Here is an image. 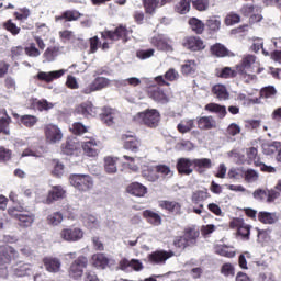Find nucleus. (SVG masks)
Masks as SVG:
<instances>
[{"mask_svg":"<svg viewBox=\"0 0 281 281\" xmlns=\"http://www.w3.org/2000/svg\"><path fill=\"white\" fill-rule=\"evenodd\" d=\"M119 267L121 271H127L128 268L133 269V271H142L144 269V263H142L139 259L128 260L124 258L119 262Z\"/></svg>","mask_w":281,"mask_h":281,"instance_id":"nucleus-27","label":"nucleus"},{"mask_svg":"<svg viewBox=\"0 0 281 281\" xmlns=\"http://www.w3.org/2000/svg\"><path fill=\"white\" fill-rule=\"evenodd\" d=\"M204 25L207 29L209 34H216V32H220L221 30V16H209Z\"/></svg>","mask_w":281,"mask_h":281,"instance_id":"nucleus-33","label":"nucleus"},{"mask_svg":"<svg viewBox=\"0 0 281 281\" xmlns=\"http://www.w3.org/2000/svg\"><path fill=\"white\" fill-rule=\"evenodd\" d=\"M64 216L60 212H54L53 214H49L46 218L48 225H53L54 227L60 225L63 223Z\"/></svg>","mask_w":281,"mask_h":281,"instance_id":"nucleus-52","label":"nucleus"},{"mask_svg":"<svg viewBox=\"0 0 281 281\" xmlns=\"http://www.w3.org/2000/svg\"><path fill=\"white\" fill-rule=\"evenodd\" d=\"M13 117L15 119L20 117L21 124H23V126H25L26 128H32L36 126V124L38 123V117H36L35 115L25 114L20 116L19 114L15 113L13 114Z\"/></svg>","mask_w":281,"mask_h":281,"instance_id":"nucleus-38","label":"nucleus"},{"mask_svg":"<svg viewBox=\"0 0 281 281\" xmlns=\"http://www.w3.org/2000/svg\"><path fill=\"white\" fill-rule=\"evenodd\" d=\"M24 52L26 56H30L31 58H37V56H41V50L36 48V44L32 43L30 46L24 48Z\"/></svg>","mask_w":281,"mask_h":281,"instance_id":"nucleus-60","label":"nucleus"},{"mask_svg":"<svg viewBox=\"0 0 281 281\" xmlns=\"http://www.w3.org/2000/svg\"><path fill=\"white\" fill-rule=\"evenodd\" d=\"M179 78V71H177L175 68H169L165 76H157L155 77V82L158 85V87H170V82L177 81Z\"/></svg>","mask_w":281,"mask_h":281,"instance_id":"nucleus-17","label":"nucleus"},{"mask_svg":"<svg viewBox=\"0 0 281 281\" xmlns=\"http://www.w3.org/2000/svg\"><path fill=\"white\" fill-rule=\"evenodd\" d=\"M212 93L217 98V100H229V92L225 85L217 83L212 87Z\"/></svg>","mask_w":281,"mask_h":281,"instance_id":"nucleus-37","label":"nucleus"},{"mask_svg":"<svg viewBox=\"0 0 281 281\" xmlns=\"http://www.w3.org/2000/svg\"><path fill=\"white\" fill-rule=\"evenodd\" d=\"M126 192L132 194V196H146L148 194V188L139 182H132L127 186Z\"/></svg>","mask_w":281,"mask_h":281,"instance_id":"nucleus-29","label":"nucleus"},{"mask_svg":"<svg viewBox=\"0 0 281 281\" xmlns=\"http://www.w3.org/2000/svg\"><path fill=\"white\" fill-rule=\"evenodd\" d=\"M90 262L95 269H106V267L113 265V260L109 259L104 252L92 255Z\"/></svg>","mask_w":281,"mask_h":281,"instance_id":"nucleus-24","label":"nucleus"},{"mask_svg":"<svg viewBox=\"0 0 281 281\" xmlns=\"http://www.w3.org/2000/svg\"><path fill=\"white\" fill-rule=\"evenodd\" d=\"M2 27L7 30V32H10L12 36H19V34H21V27L16 26L12 20L3 22Z\"/></svg>","mask_w":281,"mask_h":281,"instance_id":"nucleus-51","label":"nucleus"},{"mask_svg":"<svg viewBox=\"0 0 281 281\" xmlns=\"http://www.w3.org/2000/svg\"><path fill=\"white\" fill-rule=\"evenodd\" d=\"M43 265L48 273H58L63 267V262L56 257H44Z\"/></svg>","mask_w":281,"mask_h":281,"instance_id":"nucleus-26","label":"nucleus"},{"mask_svg":"<svg viewBox=\"0 0 281 281\" xmlns=\"http://www.w3.org/2000/svg\"><path fill=\"white\" fill-rule=\"evenodd\" d=\"M146 93L150 100H154V102H157L158 104H168V102H170L168 94L162 91L160 86H149L146 90Z\"/></svg>","mask_w":281,"mask_h":281,"instance_id":"nucleus-13","label":"nucleus"},{"mask_svg":"<svg viewBox=\"0 0 281 281\" xmlns=\"http://www.w3.org/2000/svg\"><path fill=\"white\" fill-rule=\"evenodd\" d=\"M81 148L83 150V155L87 157H98L100 153V140L90 137L81 144Z\"/></svg>","mask_w":281,"mask_h":281,"instance_id":"nucleus-19","label":"nucleus"},{"mask_svg":"<svg viewBox=\"0 0 281 281\" xmlns=\"http://www.w3.org/2000/svg\"><path fill=\"white\" fill-rule=\"evenodd\" d=\"M19 260V251L10 245L0 246V265H12V262Z\"/></svg>","mask_w":281,"mask_h":281,"instance_id":"nucleus-9","label":"nucleus"},{"mask_svg":"<svg viewBox=\"0 0 281 281\" xmlns=\"http://www.w3.org/2000/svg\"><path fill=\"white\" fill-rule=\"evenodd\" d=\"M25 212V207L19 205V206H11L8 209V214L12 218H15L18 221V225L23 228L32 227V224L34 223V214L27 213L23 214Z\"/></svg>","mask_w":281,"mask_h":281,"instance_id":"nucleus-5","label":"nucleus"},{"mask_svg":"<svg viewBox=\"0 0 281 281\" xmlns=\"http://www.w3.org/2000/svg\"><path fill=\"white\" fill-rule=\"evenodd\" d=\"M195 71H196V61H194V60H187L181 66V74L183 76H190L192 74H195Z\"/></svg>","mask_w":281,"mask_h":281,"instance_id":"nucleus-50","label":"nucleus"},{"mask_svg":"<svg viewBox=\"0 0 281 281\" xmlns=\"http://www.w3.org/2000/svg\"><path fill=\"white\" fill-rule=\"evenodd\" d=\"M58 56H60V46H48L43 54L47 63H54Z\"/></svg>","mask_w":281,"mask_h":281,"instance_id":"nucleus-40","label":"nucleus"},{"mask_svg":"<svg viewBox=\"0 0 281 281\" xmlns=\"http://www.w3.org/2000/svg\"><path fill=\"white\" fill-rule=\"evenodd\" d=\"M12 159V150L0 146V164H5Z\"/></svg>","mask_w":281,"mask_h":281,"instance_id":"nucleus-58","label":"nucleus"},{"mask_svg":"<svg viewBox=\"0 0 281 281\" xmlns=\"http://www.w3.org/2000/svg\"><path fill=\"white\" fill-rule=\"evenodd\" d=\"M201 233L195 228L188 227L184 228L183 235L173 237L172 245L175 249L179 251H186L188 247H194L196 245V240H199V236Z\"/></svg>","mask_w":281,"mask_h":281,"instance_id":"nucleus-1","label":"nucleus"},{"mask_svg":"<svg viewBox=\"0 0 281 281\" xmlns=\"http://www.w3.org/2000/svg\"><path fill=\"white\" fill-rule=\"evenodd\" d=\"M192 128H194V120H192V119L181 121L177 125L178 133H181L182 135H186V133H190V131H192Z\"/></svg>","mask_w":281,"mask_h":281,"instance_id":"nucleus-45","label":"nucleus"},{"mask_svg":"<svg viewBox=\"0 0 281 281\" xmlns=\"http://www.w3.org/2000/svg\"><path fill=\"white\" fill-rule=\"evenodd\" d=\"M82 16V13H79L77 10H67L64 11L60 15L56 16V21H78Z\"/></svg>","mask_w":281,"mask_h":281,"instance_id":"nucleus-41","label":"nucleus"},{"mask_svg":"<svg viewBox=\"0 0 281 281\" xmlns=\"http://www.w3.org/2000/svg\"><path fill=\"white\" fill-rule=\"evenodd\" d=\"M143 3L146 14H155V11L159 5V2L157 1H144Z\"/></svg>","mask_w":281,"mask_h":281,"instance_id":"nucleus-61","label":"nucleus"},{"mask_svg":"<svg viewBox=\"0 0 281 281\" xmlns=\"http://www.w3.org/2000/svg\"><path fill=\"white\" fill-rule=\"evenodd\" d=\"M59 237L66 243H78L85 238V232L80 227L70 226L63 228L59 233Z\"/></svg>","mask_w":281,"mask_h":281,"instance_id":"nucleus-8","label":"nucleus"},{"mask_svg":"<svg viewBox=\"0 0 281 281\" xmlns=\"http://www.w3.org/2000/svg\"><path fill=\"white\" fill-rule=\"evenodd\" d=\"M193 168L198 175H203L212 168V159L210 158H193Z\"/></svg>","mask_w":281,"mask_h":281,"instance_id":"nucleus-28","label":"nucleus"},{"mask_svg":"<svg viewBox=\"0 0 281 281\" xmlns=\"http://www.w3.org/2000/svg\"><path fill=\"white\" fill-rule=\"evenodd\" d=\"M175 12L178 14H188L190 12V1H180L175 5Z\"/></svg>","mask_w":281,"mask_h":281,"instance_id":"nucleus-56","label":"nucleus"},{"mask_svg":"<svg viewBox=\"0 0 281 281\" xmlns=\"http://www.w3.org/2000/svg\"><path fill=\"white\" fill-rule=\"evenodd\" d=\"M111 85V81L106 77H97L88 87L81 90L83 95H89L95 91H102V89H106Z\"/></svg>","mask_w":281,"mask_h":281,"instance_id":"nucleus-15","label":"nucleus"},{"mask_svg":"<svg viewBox=\"0 0 281 281\" xmlns=\"http://www.w3.org/2000/svg\"><path fill=\"white\" fill-rule=\"evenodd\" d=\"M100 120L106 126H113L115 124V112L111 108H103L102 112L100 113Z\"/></svg>","mask_w":281,"mask_h":281,"instance_id":"nucleus-34","label":"nucleus"},{"mask_svg":"<svg viewBox=\"0 0 281 281\" xmlns=\"http://www.w3.org/2000/svg\"><path fill=\"white\" fill-rule=\"evenodd\" d=\"M182 47H184V49H188V52H203L206 45L201 37L196 35H191L183 38Z\"/></svg>","mask_w":281,"mask_h":281,"instance_id":"nucleus-12","label":"nucleus"},{"mask_svg":"<svg viewBox=\"0 0 281 281\" xmlns=\"http://www.w3.org/2000/svg\"><path fill=\"white\" fill-rule=\"evenodd\" d=\"M225 25H236V23H240V15L236 13L227 14L224 20Z\"/></svg>","mask_w":281,"mask_h":281,"instance_id":"nucleus-63","label":"nucleus"},{"mask_svg":"<svg viewBox=\"0 0 281 281\" xmlns=\"http://www.w3.org/2000/svg\"><path fill=\"white\" fill-rule=\"evenodd\" d=\"M65 194H67V191L63 189V186H54L48 191L44 203H46V205H52V203H55V201H60V199H65Z\"/></svg>","mask_w":281,"mask_h":281,"instance_id":"nucleus-23","label":"nucleus"},{"mask_svg":"<svg viewBox=\"0 0 281 281\" xmlns=\"http://www.w3.org/2000/svg\"><path fill=\"white\" fill-rule=\"evenodd\" d=\"M143 218L149 223V225H154L155 227H159L161 225V215L156 213L153 210H145L142 214Z\"/></svg>","mask_w":281,"mask_h":281,"instance_id":"nucleus-32","label":"nucleus"},{"mask_svg":"<svg viewBox=\"0 0 281 281\" xmlns=\"http://www.w3.org/2000/svg\"><path fill=\"white\" fill-rule=\"evenodd\" d=\"M69 182L72 188L79 192H89L93 190V177L85 173H71L69 176Z\"/></svg>","mask_w":281,"mask_h":281,"instance_id":"nucleus-4","label":"nucleus"},{"mask_svg":"<svg viewBox=\"0 0 281 281\" xmlns=\"http://www.w3.org/2000/svg\"><path fill=\"white\" fill-rule=\"evenodd\" d=\"M238 71V76L243 78H248L254 76V74H261L265 68H260L258 63H256V55H246L241 58L240 63L235 66Z\"/></svg>","mask_w":281,"mask_h":281,"instance_id":"nucleus-3","label":"nucleus"},{"mask_svg":"<svg viewBox=\"0 0 281 281\" xmlns=\"http://www.w3.org/2000/svg\"><path fill=\"white\" fill-rule=\"evenodd\" d=\"M210 196H211L210 192L199 190L192 193L191 201L195 205H199V203H203V201H207Z\"/></svg>","mask_w":281,"mask_h":281,"instance_id":"nucleus-47","label":"nucleus"},{"mask_svg":"<svg viewBox=\"0 0 281 281\" xmlns=\"http://www.w3.org/2000/svg\"><path fill=\"white\" fill-rule=\"evenodd\" d=\"M50 166H53V171H52L53 177H63L65 172V165H63L60 160L53 159L50 161Z\"/></svg>","mask_w":281,"mask_h":281,"instance_id":"nucleus-49","label":"nucleus"},{"mask_svg":"<svg viewBox=\"0 0 281 281\" xmlns=\"http://www.w3.org/2000/svg\"><path fill=\"white\" fill-rule=\"evenodd\" d=\"M89 43H90V54H95V52H98V47H100L101 45L100 37L95 35L89 38Z\"/></svg>","mask_w":281,"mask_h":281,"instance_id":"nucleus-64","label":"nucleus"},{"mask_svg":"<svg viewBox=\"0 0 281 281\" xmlns=\"http://www.w3.org/2000/svg\"><path fill=\"white\" fill-rule=\"evenodd\" d=\"M196 124L200 131H212V128H216V120L213 116H198Z\"/></svg>","mask_w":281,"mask_h":281,"instance_id":"nucleus-30","label":"nucleus"},{"mask_svg":"<svg viewBox=\"0 0 281 281\" xmlns=\"http://www.w3.org/2000/svg\"><path fill=\"white\" fill-rule=\"evenodd\" d=\"M11 122H12V119L9 115L0 119V133H2V135H10Z\"/></svg>","mask_w":281,"mask_h":281,"instance_id":"nucleus-53","label":"nucleus"},{"mask_svg":"<svg viewBox=\"0 0 281 281\" xmlns=\"http://www.w3.org/2000/svg\"><path fill=\"white\" fill-rule=\"evenodd\" d=\"M78 150V144L74 140H67L63 145V153L64 155H74V153Z\"/></svg>","mask_w":281,"mask_h":281,"instance_id":"nucleus-54","label":"nucleus"},{"mask_svg":"<svg viewBox=\"0 0 281 281\" xmlns=\"http://www.w3.org/2000/svg\"><path fill=\"white\" fill-rule=\"evenodd\" d=\"M278 91L273 86L265 87L260 90V98H274Z\"/></svg>","mask_w":281,"mask_h":281,"instance_id":"nucleus-59","label":"nucleus"},{"mask_svg":"<svg viewBox=\"0 0 281 281\" xmlns=\"http://www.w3.org/2000/svg\"><path fill=\"white\" fill-rule=\"evenodd\" d=\"M246 157L248 164H254V166H260V156L258 155V148L250 147L246 149Z\"/></svg>","mask_w":281,"mask_h":281,"instance_id":"nucleus-43","label":"nucleus"},{"mask_svg":"<svg viewBox=\"0 0 281 281\" xmlns=\"http://www.w3.org/2000/svg\"><path fill=\"white\" fill-rule=\"evenodd\" d=\"M134 121L146 126V128H157L161 123V113L157 109H146L138 112L134 116Z\"/></svg>","mask_w":281,"mask_h":281,"instance_id":"nucleus-2","label":"nucleus"},{"mask_svg":"<svg viewBox=\"0 0 281 281\" xmlns=\"http://www.w3.org/2000/svg\"><path fill=\"white\" fill-rule=\"evenodd\" d=\"M153 47H156L158 52H172V45L168 44V41L161 37H153L150 41Z\"/></svg>","mask_w":281,"mask_h":281,"instance_id":"nucleus-35","label":"nucleus"},{"mask_svg":"<svg viewBox=\"0 0 281 281\" xmlns=\"http://www.w3.org/2000/svg\"><path fill=\"white\" fill-rule=\"evenodd\" d=\"M122 139H124L123 148L125 150L139 153V148H142V140L137 136L123 134Z\"/></svg>","mask_w":281,"mask_h":281,"instance_id":"nucleus-21","label":"nucleus"},{"mask_svg":"<svg viewBox=\"0 0 281 281\" xmlns=\"http://www.w3.org/2000/svg\"><path fill=\"white\" fill-rule=\"evenodd\" d=\"M205 111H209V113H217L220 120H223L225 115H227V108L225 105H221L218 103H209L205 105Z\"/></svg>","mask_w":281,"mask_h":281,"instance_id":"nucleus-36","label":"nucleus"},{"mask_svg":"<svg viewBox=\"0 0 281 281\" xmlns=\"http://www.w3.org/2000/svg\"><path fill=\"white\" fill-rule=\"evenodd\" d=\"M142 177L146 179V181H150L151 183H155V181H159V173H157L156 167H145L142 170Z\"/></svg>","mask_w":281,"mask_h":281,"instance_id":"nucleus-39","label":"nucleus"},{"mask_svg":"<svg viewBox=\"0 0 281 281\" xmlns=\"http://www.w3.org/2000/svg\"><path fill=\"white\" fill-rule=\"evenodd\" d=\"M71 133L74 135H85V133H88L87 126L80 122H75L70 128Z\"/></svg>","mask_w":281,"mask_h":281,"instance_id":"nucleus-57","label":"nucleus"},{"mask_svg":"<svg viewBox=\"0 0 281 281\" xmlns=\"http://www.w3.org/2000/svg\"><path fill=\"white\" fill-rule=\"evenodd\" d=\"M44 133L49 144H56V142H60V139H63V132H60V128H58L56 125H46L44 127Z\"/></svg>","mask_w":281,"mask_h":281,"instance_id":"nucleus-22","label":"nucleus"},{"mask_svg":"<svg viewBox=\"0 0 281 281\" xmlns=\"http://www.w3.org/2000/svg\"><path fill=\"white\" fill-rule=\"evenodd\" d=\"M175 251L172 250H156L147 256L148 262L150 265H165L167 260L173 258Z\"/></svg>","mask_w":281,"mask_h":281,"instance_id":"nucleus-14","label":"nucleus"},{"mask_svg":"<svg viewBox=\"0 0 281 281\" xmlns=\"http://www.w3.org/2000/svg\"><path fill=\"white\" fill-rule=\"evenodd\" d=\"M258 221L263 225H273L280 221L278 213H269L267 211H261L258 213Z\"/></svg>","mask_w":281,"mask_h":281,"instance_id":"nucleus-31","label":"nucleus"},{"mask_svg":"<svg viewBox=\"0 0 281 281\" xmlns=\"http://www.w3.org/2000/svg\"><path fill=\"white\" fill-rule=\"evenodd\" d=\"M75 115H82L83 117H95L98 115V109L93 106L91 101L82 102L75 108Z\"/></svg>","mask_w":281,"mask_h":281,"instance_id":"nucleus-16","label":"nucleus"},{"mask_svg":"<svg viewBox=\"0 0 281 281\" xmlns=\"http://www.w3.org/2000/svg\"><path fill=\"white\" fill-rule=\"evenodd\" d=\"M89 265V259L85 256H79L69 267L68 276L72 278V280H79L81 276L85 273V269Z\"/></svg>","mask_w":281,"mask_h":281,"instance_id":"nucleus-7","label":"nucleus"},{"mask_svg":"<svg viewBox=\"0 0 281 281\" xmlns=\"http://www.w3.org/2000/svg\"><path fill=\"white\" fill-rule=\"evenodd\" d=\"M210 54L213 58H234L236 54L229 50L224 44L215 43L210 46Z\"/></svg>","mask_w":281,"mask_h":281,"instance_id":"nucleus-18","label":"nucleus"},{"mask_svg":"<svg viewBox=\"0 0 281 281\" xmlns=\"http://www.w3.org/2000/svg\"><path fill=\"white\" fill-rule=\"evenodd\" d=\"M236 76H238V69L232 67H224L217 72V78H224L225 80L236 78Z\"/></svg>","mask_w":281,"mask_h":281,"instance_id":"nucleus-48","label":"nucleus"},{"mask_svg":"<svg viewBox=\"0 0 281 281\" xmlns=\"http://www.w3.org/2000/svg\"><path fill=\"white\" fill-rule=\"evenodd\" d=\"M188 23L194 34L201 35L205 32V23L199 18H191Z\"/></svg>","mask_w":281,"mask_h":281,"instance_id":"nucleus-42","label":"nucleus"},{"mask_svg":"<svg viewBox=\"0 0 281 281\" xmlns=\"http://www.w3.org/2000/svg\"><path fill=\"white\" fill-rule=\"evenodd\" d=\"M158 206L172 216H181L183 214V204L175 200H161L158 202Z\"/></svg>","mask_w":281,"mask_h":281,"instance_id":"nucleus-11","label":"nucleus"},{"mask_svg":"<svg viewBox=\"0 0 281 281\" xmlns=\"http://www.w3.org/2000/svg\"><path fill=\"white\" fill-rule=\"evenodd\" d=\"M215 254L217 256H223L224 258H234L236 256V251L234 248H231L228 246H217L215 248Z\"/></svg>","mask_w":281,"mask_h":281,"instance_id":"nucleus-46","label":"nucleus"},{"mask_svg":"<svg viewBox=\"0 0 281 281\" xmlns=\"http://www.w3.org/2000/svg\"><path fill=\"white\" fill-rule=\"evenodd\" d=\"M231 229H237L238 236H241L244 240H249V236L251 235V226L245 223V220L240 217H234L229 222Z\"/></svg>","mask_w":281,"mask_h":281,"instance_id":"nucleus-10","label":"nucleus"},{"mask_svg":"<svg viewBox=\"0 0 281 281\" xmlns=\"http://www.w3.org/2000/svg\"><path fill=\"white\" fill-rule=\"evenodd\" d=\"M153 56H155V49L154 48H149V49H138L136 52V57L139 60H148V58H153Z\"/></svg>","mask_w":281,"mask_h":281,"instance_id":"nucleus-55","label":"nucleus"},{"mask_svg":"<svg viewBox=\"0 0 281 281\" xmlns=\"http://www.w3.org/2000/svg\"><path fill=\"white\" fill-rule=\"evenodd\" d=\"M101 38L103 41H110L115 43L122 41V43H128V27L124 24H120L114 30H104L101 32Z\"/></svg>","mask_w":281,"mask_h":281,"instance_id":"nucleus-6","label":"nucleus"},{"mask_svg":"<svg viewBox=\"0 0 281 281\" xmlns=\"http://www.w3.org/2000/svg\"><path fill=\"white\" fill-rule=\"evenodd\" d=\"M258 173L254 169H247L244 173V179L247 183H254L258 179Z\"/></svg>","mask_w":281,"mask_h":281,"instance_id":"nucleus-62","label":"nucleus"},{"mask_svg":"<svg viewBox=\"0 0 281 281\" xmlns=\"http://www.w3.org/2000/svg\"><path fill=\"white\" fill-rule=\"evenodd\" d=\"M104 170L108 175H115L117 172V159L108 156L104 158Z\"/></svg>","mask_w":281,"mask_h":281,"instance_id":"nucleus-44","label":"nucleus"},{"mask_svg":"<svg viewBox=\"0 0 281 281\" xmlns=\"http://www.w3.org/2000/svg\"><path fill=\"white\" fill-rule=\"evenodd\" d=\"M178 175L190 177L194 172V159L179 158L176 164Z\"/></svg>","mask_w":281,"mask_h":281,"instance_id":"nucleus-20","label":"nucleus"},{"mask_svg":"<svg viewBox=\"0 0 281 281\" xmlns=\"http://www.w3.org/2000/svg\"><path fill=\"white\" fill-rule=\"evenodd\" d=\"M65 76V70H54L49 72L40 71L36 75L37 80L41 82H54V80H58V78H63Z\"/></svg>","mask_w":281,"mask_h":281,"instance_id":"nucleus-25","label":"nucleus"}]
</instances>
